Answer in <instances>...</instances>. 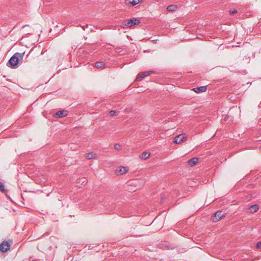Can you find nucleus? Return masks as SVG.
Listing matches in <instances>:
<instances>
[{
    "label": "nucleus",
    "mask_w": 261,
    "mask_h": 261,
    "mask_svg": "<svg viewBox=\"0 0 261 261\" xmlns=\"http://www.w3.org/2000/svg\"><path fill=\"white\" fill-rule=\"evenodd\" d=\"M24 53V52L23 53H15L8 61V63L10 64V66L11 67H15L17 66L19 61L23 59Z\"/></svg>",
    "instance_id": "1"
},
{
    "label": "nucleus",
    "mask_w": 261,
    "mask_h": 261,
    "mask_svg": "<svg viewBox=\"0 0 261 261\" xmlns=\"http://www.w3.org/2000/svg\"><path fill=\"white\" fill-rule=\"evenodd\" d=\"M225 213L222 211H218L214 214L213 216L212 219L214 222H218L223 217H225Z\"/></svg>",
    "instance_id": "2"
},
{
    "label": "nucleus",
    "mask_w": 261,
    "mask_h": 261,
    "mask_svg": "<svg viewBox=\"0 0 261 261\" xmlns=\"http://www.w3.org/2000/svg\"><path fill=\"white\" fill-rule=\"evenodd\" d=\"M187 139V137L185 136L184 134H180L174 138L173 142L176 144H180Z\"/></svg>",
    "instance_id": "3"
},
{
    "label": "nucleus",
    "mask_w": 261,
    "mask_h": 261,
    "mask_svg": "<svg viewBox=\"0 0 261 261\" xmlns=\"http://www.w3.org/2000/svg\"><path fill=\"white\" fill-rule=\"evenodd\" d=\"M10 248V245L7 241H4L0 244V250L3 252H6Z\"/></svg>",
    "instance_id": "4"
},
{
    "label": "nucleus",
    "mask_w": 261,
    "mask_h": 261,
    "mask_svg": "<svg viewBox=\"0 0 261 261\" xmlns=\"http://www.w3.org/2000/svg\"><path fill=\"white\" fill-rule=\"evenodd\" d=\"M140 22H141L139 19L133 18L132 19L128 20L125 25L128 27H132L134 25L139 24Z\"/></svg>",
    "instance_id": "5"
},
{
    "label": "nucleus",
    "mask_w": 261,
    "mask_h": 261,
    "mask_svg": "<svg viewBox=\"0 0 261 261\" xmlns=\"http://www.w3.org/2000/svg\"><path fill=\"white\" fill-rule=\"evenodd\" d=\"M153 71H146L141 73H139L138 74L137 77L136 78V80L138 81H140L143 80L145 77L150 75L152 73H153Z\"/></svg>",
    "instance_id": "6"
},
{
    "label": "nucleus",
    "mask_w": 261,
    "mask_h": 261,
    "mask_svg": "<svg viewBox=\"0 0 261 261\" xmlns=\"http://www.w3.org/2000/svg\"><path fill=\"white\" fill-rule=\"evenodd\" d=\"M67 115V111L64 110H60L58 111L55 115L56 118H62Z\"/></svg>",
    "instance_id": "7"
},
{
    "label": "nucleus",
    "mask_w": 261,
    "mask_h": 261,
    "mask_svg": "<svg viewBox=\"0 0 261 261\" xmlns=\"http://www.w3.org/2000/svg\"><path fill=\"white\" fill-rule=\"evenodd\" d=\"M193 91L197 93L205 92L207 90V87L205 86L198 87L193 88Z\"/></svg>",
    "instance_id": "8"
},
{
    "label": "nucleus",
    "mask_w": 261,
    "mask_h": 261,
    "mask_svg": "<svg viewBox=\"0 0 261 261\" xmlns=\"http://www.w3.org/2000/svg\"><path fill=\"white\" fill-rule=\"evenodd\" d=\"M141 2L142 0H128V2H126V5L129 7H133L136 6Z\"/></svg>",
    "instance_id": "9"
},
{
    "label": "nucleus",
    "mask_w": 261,
    "mask_h": 261,
    "mask_svg": "<svg viewBox=\"0 0 261 261\" xmlns=\"http://www.w3.org/2000/svg\"><path fill=\"white\" fill-rule=\"evenodd\" d=\"M128 171V169L127 167L121 166L119 167L116 172L118 174L121 175L126 173Z\"/></svg>",
    "instance_id": "10"
},
{
    "label": "nucleus",
    "mask_w": 261,
    "mask_h": 261,
    "mask_svg": "<svg viewBox=\"0 0 261 261\" xmlns=\"http://www.w3.org/2000/svg\"><path fill=\"white\" fill-rule=\"evenodd\" d=\"M199 159L197 158H193L188 161V164L191 166H194L198 162Z\"/></svg>",
    "instance_id": "11"
},
{
    "label": "nucleus",
    "mask_w": 261,
    "mask_h": 261,
    "mask_svg": "<svg viewBox=\"0 0 261 261\" xmlns=\"http://www.w3.org/2000/svg\"><path fill=\"white\" fill-rule=\"evenodd\" d=\"M259 207L257 204L251 205L249 208V211L250 213H254L258 211Z\"/></svg>",
    "instance_id": "12"
},
{
    "label": "nucleus",
    "mask_w": 261,
    "mask_h": 261,
    "mask_svg": "<svg viewBox=\"0 0 261 261\" xmlns=\"http://www.w3.org/2000/svg\"><path fill=\"white\" fill-rule=\"evenodd\" d=\"M95 67L97 68H104L106 67V64L103 62H96L95 63Z\"/></svg>",
    "instance_id": "13"
},
{
    "label": "nucleus",
    "mask_w": 261,
    "mask_h": 261,
    "mask_svg": "<svg viewBox=\"0 0 261 261\" xmlns=\"http://www.w3.org/2000/svg\"><path fill=\"white\" fill-rule=\"evenodd\" d=\"M150 155V152H148L147 151H144L141 154L140 157L142 159L146 160L149 157Z\"/></svg>",
    "instance_id": "14"
},
{
    "label": "nucleus",
    "mask_w": 261,
    "mask_h": 261,
    "mask_svg": "<svg viewBox=\"0 0 261 261\" xmlns=\"http://www.w3.org/2000/svg\"><path fill=\"white\" fill-rule=\"evenodd\" d=\"M97 156V154L93 152L88 153L86 155V158L88 160L94 159Z\"/></svg>",
    "instance_id": "15"
},
{
    "label": "nucleus",
    "mask_w": 261,
    "mask_h": 261,
    "mask_svg": "<svg viewBox=\"0 0 261 261\" xmlns=\"http://www.w3.org/2000/svg\"><path fill=\"white\" fill-rule=\"evenodd\" d=\"M177 8H178V6L177 5H171L167 7V10L168 11L173 12V11H175Z\"/></svg>",
    "instance_id": "16"
},
{
    "label": "nucleus",
    "mask_w": 261,
    "mask_h": 261,
    "mask_svg": "<svg viewBox=\"0 0 261 261\" xmlns=\"http://www.w3.org/2000/svg\"><path fill=\"white\" fill-rule=\"evenodd\" d=\"M77 184H81V185H85L87 184V180L85 178H81L77 179Z\"/></svg>",
    "instance_id": "17"
},
{
    "label": "nucleus",
    "mask_w": 261,
    "mask_h": 261,
    "mask_svg": "<svg viewBox=\"0 0 261 261\" xmlns=\"http://www.w3.org/2000/svg\"><path fill=\"white\" fill-rule=\"evenodd\" d=\"M0 191L3 193H6L7 192V190L5 189V185L4 183L1 181H0Z\"/></svg>",
    "instance_id": "18"
},
{
    "label": "nucleus",
    "mask_w": 261,
    "mask_h": 261,
    "mask_svg": "<svg viewBox=\"0 0 261 261\" xmlns=\"http://www.w3.org/2000/svg\"><path fill=\"white\" fill-rule=\"evenodd\" d=\"M114 148L116 150H119L121 149V145L120 144H116L114 145Z\"/></svg>",
    "instance_id": "19"
},
{
    "label": "nucleus",
    "mask_w": 261,
    "mask_h": 261,
    "mask_svg": "<svg viewBox=\"0 0 261 261\" xmlns=\"http://www.w3.org/2000/svg\"><path fill=\"white\" fill-rule=\"evenodd\" d=\"M237 12L238 11H237V10L236 9H233V10H229V13L231 15L237 13Z\"/></svg>",
    "instance_id": "20"
},
{
    "label": "nucleus",
    "mask_w": 261,
    "mask_h": 261,
    "mask_svg": "<svg viewBox=\"0 0 261 261\" xmlns=\"http://www.w3.org/2000/svg\"><path fill=\"white\" fill-rule=\"evenodd\" d=\"M116 112L115 110H111L110 112V115L112 116H115L116 115Z\"/></svg>",
    "instance_id": "21"
},
{
    "label": "nucleus",
    "mask_w": 261,
    "mask_h": 261,
    "mask_svg": "<svg viewBox=\"0 0 261 261\" xmlns=\"http://www.w3.org/2000/svg\"><path fill=\"white\" fill-rule=\"evenodd\" d=\"M256 247L257 249L261 248V241H260V242H258V243L256 244Z\"/></svg>",
    "instance_id": "22"
},
{
    "label": "nucleus",
    "mask_w": 261,
    "mask_h": 261,
    "mask_svg": "<svg viewBox=\"0 0 261 261\" xmlns=\"http://www.w3.org/2000/svg\"><path fill=\"white\" fill-rule=\"evenodd\" d=\"M88 27V25H85V26H83V29H84V30H85V28H86V27Z\"/></svg>",
    "instance_id": "23"
}]
</instances>
